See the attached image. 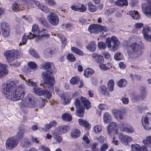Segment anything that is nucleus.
I'll return each instance as SVG.
<instances>
[{"instance_id":"nucleus-58","label":"nucleus","mask_w":151,"mask_h":151,"mask_svg":"<svg viewBox=\"0 0 151 151\" xmlns=\"http://www.w3.org/2000/svg\"><path fill=\"white\" fill-rule=\"evenodd\" d=\"M144 26L143 24L142 23H136L134 25V28L137 30H138L142 27Z\"/></svg>"},{"instance_id":"nucleus-14","label":"nucleus","mask_w":151,"mask_h":151,"mask_svg":"<svg viewBox=\"0 0 151 151\" xmlns=\"http://www.w3.org/2000/svg\"><path fill=\"white\" fill-rule=\"evenodd\" d=\"M120 140L122 143L126 145H128L129 142L132 141V138L127 135H124L121 133L118 134Z\"/></svg>"},{"instance_id":"nucleus-9","label":"nucleus","mask_w":151,"mask_h":151,"mask_svg":"<svg viewBox=\"0 0 151 151\" xmlns=\"http://www.w3.org/2000/svg\"><path fill=\"white\" fill-rule=\"evenodd\" d=\"M17 144V139L14 137L8 139L6 141L5 145L7 149L11 150L16 147Z\"/></svg>"},{"instance_id":"nucleus-62","label":"nucleus","mask_w":151,"mask_h":151,"mask_svg":"<svg viewBox=\"0 0 151 151\" xmlns=\"http://www.w3.org/2000/svg\"><path fill=\"white\" fill-rule=\"evenodd\" d=\"M28 66L31 69H34L37 68V65L33 62H30L28 64Z\"/></svg>"},{"instance_id":"nucleus-59","label":"nucleus","mask_w":151,"mask_h":151,"mask_svg":"<svg viewBox=\"0 0 151 151\" xmlns=\"http://www.w3.org/2000/svg\"><path fill=\"white\" fill-rule=\"evenodd\" d=\"M96 60L97 63L100 64H102L104 61V59L102 55H99V56Z\"/></svg>"},{"instance_id":"nucleus-41","label":"nucleus","mask_w":151,"mask_h":151,"mask_svg":"<svg viewBox=\"0 0 151 151\" xmlns=\"http://www.w3.org/2000/svg\"><path fill=\"white\" fill-rule=\"evenodd\" d=\"M114 81L113 80H109L108 83V87L109 89L111 91H112L114 89Z\"/></svg>"},{"instance_id":"nucleus-6","label":"nucleus","mask_w":151,"mask_h":151,"mask_svg":"<svg viewBox=\"0 0 151 151\" xmlns=\"http://www.w3.org/2000/svg\"><path fill=\"white\" fill-rule=\"evenodd\" d=\"M88 31L91 33H97L99 32L108 31V29L106 27L97 24H91L88 27Z\"/></svg>"},{"instance_id":"nucleus-51","label":"nucleus","mask_w":151,"mask_h":151,"mask_svg":"<svg viewBox=\"0 0 151 151\" xmlns=\"http://www.w3.org/2000/svg\"><path fill=\"white\" fill-rule=\"evenodd\" d=\"M43 95L48 99H50L52 96V94L51 92L47 90L44 91V94Z\"/></svg>"},{"instance_id":"nucleus-13","label":"nucleus","mask_w":151,"mask_h":151,"mask_svg":"<svg viewBox=\"0 0 151 151\" xmlns=\"http://www.w3.org/2000/svg\"><path fill=\"white\" fill-rule=\"evenodd\" d=\"M4 55L6 58V61L8 63L13 62L14 60V50H9L4 53Z\"/></svg>"},{"instance_id":"nucleus-24","label":"nucleus","mask_w":151,"mask_h":151,"mask_svg":"<svg viewBox=\"0 0 151 151\" xmlns=\"http://www.w3.org/2000/svg\"><path fill=\"white\" fill-rule=\"evenodd\" d=\"M115 3L117 6L120 7L127 6L128 5L127 0H117L115 2Z\"/></svg>"},{"instance_id":"nucleus-19","label":"nucleus","mask_w":151,"mask_h":151,"mask_svg":"<svg viewBox=\"0 0 151 151\" xmlns=\"http://www.w3.org/2000/svg\"><path fill=\"white\" fill-rule=\"evenodd\" d=\"M6 65L0 63V78H3L8 73V71L6 68Z\"/></svg>"},{"instance_id":"nucleus-57","label":"nucleus","mask_w":151,"mask_h":151,"mask_svg":"<svg viewBox=\"0 0 151 151\" xmlns=\"http://www.w3.org/2000/svg\"><path fill=\"white\" fill-rule=\"evenodd\" d=\"M23 29V27L22 26H20L17 25L16 27V32L17 33L21 34L22 32Z\"/></svg>"},{"instance_id":"nucleus-35","label":"nucleus","mask_w":151,"mask_h":151,"mask_svg":"<svg viewBox=\"0 0 151 151\" xmlns=\"http://www.w3.org/2000/svg\"><path fill=\"white\" fill-rule=\"evenodd\" d=\"M41 37H44L46 38H49L50 35L48 33V30L42 28L40 32Z\"/></svg>"},{"instance_id":"nucleus-31","label":"nucleus","mask_w":151,"mask_h":151,"mask_svg":"<svg viewBox=\"0 0 151 151\" xmlns=\"http://www.w3.org/2000/svg\"><path fill=\"white\" fill-rule=\"evenodd\" d=\"M12 10L14 11H18L24 9L23 7L21 8L20 7V5L17 3H14L12 5Z\"/></svg>"},{"instance_id":"nucleus-46","label":"nucleus","mask_w":151,"mask_h":151,"mask_svg":"<svg viewBox=\"0 0 151 151\" xmlns=\"http://www.w3.org/2000/svg\"><path fill=\"white\" fill-rule=\"evenodd\" d=\"M29 52L34 57L37 58H39L38 54L33 49H31L29 50Z\"/></svg>"},{"instance_id":"nucleus-23","label":"nucleus","mask_w":151,"mask_h":151,"mask_svg":"<svg viewBox=\"0 0 151 151\" xmlns=\"http://www.w3.org/2000/svg\"><path fill=\"white\" fill-rule=\"evenodd\" d=\"M71 8L75 11H78L83 12L86 11V8L84 5L82 4L81 7H78V6L73 5L71 6Z\"/></svg>"},{"instance_id":"nucleus-22","label":"nucleus","mask_w":151,"mask_h":151,"mask_svg":"<svg viewBox=\"0 0 151 151\" xmlns=\"http://www.w3.org/2000/svg\"><path fill=\"white\" fill-rule=\"evenodd\" d=\"M31 144V142L26 138H24L21 143V146L24 148L29 147Z\"/></svg>"},{"instance_id":"nucleus-12","label":"nucleus","mask_w":151,"mask_h":151,"mask_svg":"<svg viewBox=\"0 0 151 151\" xmlns=\"http://www.w3.org/2000/svg\"><path fill=\"white\" fill-rule=\"evenodd\" d=\"M1 26L3 36L5 37H8L10 33V27L8 24L5 22H3Z\"/></svg>"},{"instance_id":"nucleus-28","label":"nucleus","mask_w":151,"mask_h":151,"mask_svg":"<svg viewBox=\"0 0 151 151\" xmlns=\"http://www.w3.org/2000/svg\"><path fill=\"white\" fill-rule=\"evenodd\" d=\"M19 76L23 80H25L26 83L29 86H36V83L33 81H31L29 79L27 80H25V78H24L22 75H19Z\"/></svg>"},{"instance_id":"nucleus-60","label":"nucleus","mask_w":151,"mask_h":151,"mask_svg":"<svg viewBox=\"0 0 151 151\" xmlns=\"http://www.w3.org/2000/svg\"><path fill=\"white\" fill-rule=\"evenodd\" d=\"M120 129L122 131H125L128 133H132V131L131 129L124 127L123 126H121Z\"/></svg>"},{"instance_id":"nucleus-16","label":"nucleus","mask_w":151,"mask_h":151,"mask_svg":"<svg viewBox=\"0 0 151 151\" xmlns=\"http://www.w3.org/2000/svg\"><path fill=\"white\" fill-rule=\"evenodd\" d=\"M26 131V127L23 125H21L19 128V131L17 135L18 140H21L24 137V133Z\"/></svg>"},{"instance_id":"nucleus-40","label":"nucleus","mask_w":151,"mask_h":151,"mask_svg":"<svg viewBox=\"0 0 151 151\" xmlns=\"http://www.w3.org/2000/svg\"><path fill=\"white\" fill-rule=\"evenodd\" d=\"M60 97L62 102L63 104H67L69 103L70 100L68 99H66L65 96L64 94H62L60 96Z\"/></svg>"},{"instance_id":"nucleus-2","label":"nucleus","mask_w":151,"mask_h":151,"mask_svg":"<svg viewBox=\"0 0 151 151\" xmlns=\"http://www.w3.org/2000/svg\"><path fill=\"white\" fill-rule=\"evenodd\" d=\"M42 67L46 70L42 72L41 75L44 83L53 86L55 83L52 75V71L54 68L53 65L52 63H47L44 64Z\"/></svg>"},{"instance_id":"nucleus-47","label":"nucleus","mask_w":151,"mask_h":151,"mask_svg":"<svg viewBox=\"0 0 151 151\" xmlns=\"http://www.w3.org/2000/svg\"><path fill=\"white\" fill-rule=\"evenodd\" d=\"M38 8L41 9V10L43 11H44L46 13H48L49 12L50 10L47 7L44 6L42 4H40Z\"/></svg>"},{"instance_id":"nucleus-45","label":"nucleus","mask_w":151,"mask_h":151,"mask_svg":"<svg viewBox=\"0 0 151 151\" xmlns=\"http://www.w3.org/2000/svg\"><path fill=\"white\" fill-rule=\"evenodd\" d=\"M38 100L39 102V107L40 108H42L44 107L45 105V100L39 97L38 99Z\"/></svg>"},{"instance_id":"nucleus-5","label":"nucleus","mask_w":151,"mask_h":151,"mask_svg":"<svg viewBox=\"0 0 151 151\" xmlns=\"http://www.w3.org/2000/svg\"><path fill=\"white\" fill-rule=\"evenodd\" d=\"M140 39L139 38L135 37L133 39V54L136 56L141 54L142 48L140 44Z\"/></svg>"},{"instance_id":"nucleus-48","label":"nucleus","mask_w":151,"mask_h":151,"mask_svg":"<svg viewBox=\"0 0 151 151\" xmlns=\"http://www.w3.org/2000/svg\"><path fill=\"white\" fill-rule=\"evenodd\" d=\"M114 58L116 60H119L123 59V57L121 55L120 52H116L114 55Z\"/></svg>"},{"instance_id":"nucleus-61","label":"nucleus","mask_w":151,"mask_h":151,"mask_svg":"<svg viewBox=\"0 0 151 151\" xmlns=\"http://www.w3.org/2000/svg\"><path fill=\"white\" fill-rule=\"evenodd\" d=\"M150 27H148L147 26H145L143 28V33L144 36L145 35L147 34V33L149 32L150 31Z\"/></svg>"},{"instance_id":"nucleus-20","label":"nucleus","mask_w":151,"mask_h":151,"mask_svg":"<svg viewBox=\"0 0 151 151\" xmlns=\"http://www.w3.org/2000/svg\"><path fill=\"white\" fill-rule=\"evenodd\" d=\"M126 45L128 54L129 57L131 58L132 54V42L131 40L127 41Z\"/></svg>"},{"instance_id":"nucleus-10","label":"nucleus","mask_w":151,"mask_h":151,"mask_svg":"<svg viewBox=\"0 0 151 151\" xmlns=\"http://www.w3.org/2000/svg\"><path fill=\"white\" fill-rule=\"evenodd\" d=\"M47 19L49 22L53 26H55L58 23L59 19L58 17L53 12H51L47 15Z\"/></svg>"},{"instance_id":"nucleus-27","label":"nucleus","mask_w":151,"mask_h":151,"mask_svg":"<svg viewBox=\"0 0 151 151\" xmlns=\"http://www.w3.org/2000/svg\"><path fill=\"white\" fill-rule=\"evenodd\" d=\"M52 51L50 48H47L44 51V56L46 58H49L52 56Z\"/></svg>"},{"instance_id":"nucleus-17","label":"nucleus","mask_w":151,"mask_h":151,"mask_svg":"<svg viewBox=\"0 0 151 151\" xmlns=\"http://www.w3.org/2000/svg\"><path fill=\"white\" fill-rule=\"evenodd\" d=\"M117 123L113 122L109 124L107 127L108 134L109 135L112 136L113 134L114 128L116 127Z\"/></svg>"},{"instance_id":"nucleus-37","label":"nucleus","mask_w":151,"mask_h":151,"mask_svg":"<svg viewBox=\"0 0 151 151\" xmlns=\"http://www.w3.org/2000/svg\"><path fill=\"white\" fill-rule=\"evenodd\" d=\"M88 9L91 12H94L96 10V6L95 5H94L92 2H89L88 4Z\"/></svg>"},{"instance_id":"nucleus-52","label":"nucleus","mask_w":151,"mask_h":151,"mask_svg":"<svg viewBox=\"0 0 151 151\" xmlns=\"http://www.w3.org/2000/svg\"><path fill=\"white\" fill-rule=\"evenodd\" d=\"M62 133L64 134L68 132L70 129V127L68 126H65L63 127H60Z\"/></svg>"},{"instance_id":"nucleus-3","label":"nucleus","mask_w":151,"mask_h":151,"mask_svg":"<svg viewBox=\"0 0 151 151\" xmlns=\"http://www.w3.org/2000/svg\"><path fill=\"white\" fill-rule=\"evenodd\" d=\"M81 102L78 99H75L74 103L75 107L78 110L76 111V116L80 117L83 116L85 108L87 109H89L91 107V103L87 98L82 97L81 98Z\"/></svg>"},{"instance_id":"nucleus-39","label":"nucleus","mask_w":151,"mask_h":151,"mask_svg":"<svg viewBox=\"0 0 151 151\" xmlns=\"http://www.w3.org/2000/svg\"><path fill=\"white\" fill-rule=\"evenodd\" d=\"M63 119L66 121H70L72 120V117L69 114L65 113L62 115Z\"/></svg>"},{"instance_id":"nucleus-38","label":"nucleus","mask_w":151,"mask_h":151,"mask_svg":"<svg viewBox=\"0 0 151 151\" xmlns=\"http://www.w3.org/2000/svg\"><path fill=\"white\" fill-rule=\"evenodd\" d=\"M117 85L120 87H125L127 84V81L125 79H122L120 80L117 82Z\"/></svg>"},{"instance_id":"nucleus-44","label":"nucleus","mask_w":151,"mask_h":151,"mask_svg":"<svg viewBox=\"0 0 151 151\" xmlns=\"http://www.w3.org/2000/svg\"><path fill=\"white\" fill-rule=\"evenodd\" d=\"M53 137L56 142L58 143H60L62 142L63 138L62 137L59 135H53Z\"/></svg>"},{"instance_id":"nucleus-25","label":"nucleus","mask_w":151,"mask_h":151,"mask_svg":"<svg viewBox=\"0 0 151 151\" xmlns=\"http://www.w3.org/2000/svg\"><path fill=\"white\" fill-rule=\"evenodd\" d=\"M33 90L35 93L37 95L42 96L44 94V91L41 88L35 87L33 88Z\"/></svg>"},{"instance_id":"nucleus-30","label":"nucleus","mask_w":151,"mask_h":151,"mask_svg":"<svg viewBox=\"0 0 151 151\" xmlns=\"http://www.w3.org/2000/svg\"><path fill=\"white\" fill-rule=\"evenodd\" d=\"M57 36L60 39L62 42V48H64L65 46L66 43V39L64 36L63 35L61 34H57Z\"/></svg>"},{"instance_id":"nucleus-8","label":"nucleus","mask_w":151,"mask_h":151,"mask_svg":"<svg viewBox=\"0 0 151 151\" xmlns=\"http://www.w3.org/2000/svg\"><path fill=\"white\" fill-rule=\"evenodd\" d=\"M142 123L145 129L149 130L151 129V114L148 113L146 116L142 119Z\"/></svg>"},{"instance_id":"nucleus-43","label":"nucleus","mask_w":151,"mask_h":151,"mask_svg":"<svg viewBox=\"0 0 151 151\" xmlns=\"http://www.w3.org/2000/svg\"><path fill=\"white\" fill-rule=\"evenodd\" d=\"M79 78L78 77H73L70 80V82L72 84H76L79 82Z\"/></svg>"},{"instance_id":"nucleus-63","label":"nucleus","mask_w":151,"mask_h":151,"mask_svg":"<svg viewBox=\"0 0 151 151\" xmlns=\"http://www.w3.org/2000/svg\"><path fill=\"white\" fill-rule=\"evenodd\" d=\"M98 46L99 49H104L106 47V45L103 42H100L98 43Z\"/></svg>"},{"instance_id":"nucleus-29","label":"nucleus","mask_w":151,"mask_h":151,"mask_svg":"<svg viewBox=\"0 0 151 151\" xmlns=\"http://www.w3.org/2000/svg\"><path fill=\"white\" fill-rule=\"evenodd\" d=\"M142 143L148 147H151V136L147 137L145 139L143 140Z\"/></svg>"},{"instance_id":"nucleus-55","label":"nucleus","mask_w":151,"mask_h":151,"mask_svg":"<svg viewBox=\"0 0 151 151\" xmlns=\"http://www.w3.org/2000/svg\"><path fill=\"white\" fill-rule=\"evenodd\" d=\"M67 58L71 62L74 61L76 59L72 54L69 53L67 56Z\"/></svg>"},{"instance_id":"nucleus-11","label":"nucleus","mask_w":151,"mask_h":151,"mask_svg":"<svg viewBox=\"0 0 151 151\" xmlns=\"http://www.w3.org/2000/svg\"><path fill=\"white\" fill-rule=\"evenodd\" d=\"M146 3L142 4V9L145 14L147 16L151 17V0H147Z\"/></svg>"},{"instance_id":"nucleus-1","label":"nucleus","mask_w":151,"mask_h":151,"mask_svg":"<svg viewBox=\"0 0 151 151\" xmlns=\"http://www.w3.org/2000/svg\"><path fill=\"white\" fill-rule=\"evenodd\" d=\"M19 83L18 80L9 81L4 86L2 92L8 96H6L8 98H11L12 100L17 101L23 98L26 88L23 84L18 85Z\"/></svg>"},{"instance_id":"nucleus-26","label":"nucleus","mask_w":151,"mask_h":151,"mask_svg":"<svg viewBox=\"0 0 151 151\" xmlns=\"http://www.w3.org/2000/svg\"><path fill=\"white\" fill-rule=\"evenodd\" d=\"M113 112L114 115L116 117L118 118H119L120 119H123V117L122 115L123 113L122 112L117 109L114 110Z\"/></svg>"},{"instance_id":"nucleus-21","label":"nucleus","mask_w":151,"mask_h":151,"mask_svg":"<svg viewBox=\"0 0 151 151\" xmlns=\"http://www.w3.org/2000/svg\"><path fill=\"white\" fill-rule=\"evenodd\" d=\"M81 134L80 131L77 129H74L70 132L71 137L74 139L77 138L79 137Z\"/></svg>"},{"instance_id":"nucleus-42","label":"nucleus","mask_w":151,"mask_h":151,"mask_svg":"<svg viewBox=\"0 0 151 151\" xmlns=\"http://www.w3.org/2000/svg\"><path fill=\"white\" fill-rule=\"evenodd\" d=\"M79 122L80 124L85 127H88L89 126V123L86 121L82 119H79Z\"/></svg>"},{"instance_id":"nucleus-64","label":"nucleus","mask_w":151,"mask_h":151,"mask_svg":"<svg viewBox=\"0 0 151 151\" xmlns=\"http://www.w3.org/2000/svg\"><path fill=\"white\" fill-rule=\"evenodd\" d=\"M94 130L96 133H98L101 131L102 127L100 125H96L94 127Z\"/></svg>"},{"instance_id":"nucleus-53","label":"nucleus","mask_w":151,"mask_h":151,"mask_svg":"<svg viewBox=\"0 0 151 151\" xmlns=\"http://www.w3.org/2000/svg\"><path fill=\"white\" fill-rule=\"evenodd\" d=\"M100 92L102 95H105L106 92V87L104 85H101L100 86Z\"/></svg>"},{"instance_id":"nucleus-50","label":"nucleus","mask_w":151,"mask_h":151,"mask_svg":"<svg viewBox=\"0 0 151 151\" xmlns=\"http://www.w3.org/2000/svg\"><path fill=\"white\" fill-rule=\"evenodd\" d=\"M141 146L137 144L133 145V150L134 151H141Z\"/></svg>"},{"instance_id":"nucleus-36","label":"nucleus","mask_w":151,"mask_h":151,"mask_svg":"<svg viewBox=\"0 0 151 151\" xmlns=\"http://www.w3.org/2000/svg\"><path fill=\"white\" fill-rule=\"evenodd\" d=\"M111 117L108 113H105L103 116V119L104 122L109 123L111 120Z\"/></svg>"},{"instance_id":"nucleus-15","label":"nucleus","mask_w":151,"mask_h":151,"mask_svg":"<svg viewBox=\"0 0 151 151\" xmlns=\"http://www.w3.org/2000/svg\"><path fill=\"white\" fill-rule=\"evenodd\" d=\"M139 96H135L134 98L136 100H138L139 99L143 100L145 99L147 95V92L146 91L145 88V87H141L140 89Z\"/></svg>"},{"instance_id":"nucleus-54","label":"nucleus","mask_w":151,"mask_h":151,"mask_svg":"<svg viewBox=\"0 0 151 151\" xmlns=\"http://www.w3.org/2000/svg\"><path fill=\"white\" fill-rule=\"evenodd\" d=\"M115 8H111L108 10H106L105 11V14L108 16H109L112 14L115 11Z\"/></svg>"},{"instance_id":"nucleus-33","label":"nucleus","mask_w":151,"mask_h":151,"mask_svg":"<svg viewBox=\"0 0 151 151\" xmlns=\"http://www.w3.org/2000/svg\"><path fill=\"white\" fill-rule=\"evenodd\" d=\"M94 70L91 68H88L85 70L84 76L86 78L91 76L94 73Z\"/></svg>"},{"instance_id":"nucleus-34","label":"nucleus","mask_w":151,"mask_h":151,"mask_svg":"<svg viewBox=\"0 0 151 151\" xmlns=\"http://www.w3.org/2000/svg\"><path fill=\"white\" fill-rule=\"evenodd\" d=\"M32 31L33 32L35 33L36 35H39L40 34L38 26L37 25L34 24L33 25Z\"/></svg>"},{"instance_id":"nucleus-32","label":"nucleus","mask_w":151,"mask_h":151,"mask_svg":"<svg viewBox=\"0 0 151 151\" xmlns=\"http://www.w3.org/2000/svg\"><path fill=\"white\" fill-rule=\"evenodd\" d=\"M96 45L94 42H92L90 44L87 45L86 48L91 51H94L96 48Z\"/></svg>"},{"instance_id":"nucleus-18","label":"nucleus","mask_w":151,"mask_h":151,"mask_svg":"<svg viewBox=\"0 0 151 151\" xmlns=\"http://www.w3.org/2000/svg\"><path fill=\"white\" fill-rule=\"evenodd\" d=\"M24 4L27 5L31 7H33L34 6V4H35L36 6H39L40 4V2L37 1L36 0H22Z\"/></svg>"},{"instance_id":"nucleus-4","label":"nucleus","mask_w":151,"mask_h":151,"mask_svg":"<svg viewBox=\"0 0 151 151\" xmlns=\"http://www.w3.org/2000/svg\"><path fill=\"white\" fill-rule=\"evenodd\" d=\"M120 44L118 39L114 36L111 38L109 37L106 39V45L109 49L112 51H115L118 48Z\"/></svg>"},{"instance_id":"nucleus-56","label":"nucleus","mask_w":151,"mask_h":151,"mask_svg":"<svg viewBox=\"0 0 151 151\" xmlns=\"http://www.w3.org/2000/svg\"><path fill=\"white\" fill-rule=\"evenodd\" d=\"M61 131L60 127H58L54 130L53 135H59L60 134H62V133Z\"/></svg>"},{"instance_id":"nucleus-49","label":"nucleus","mask_w":151,"mask_h":151,"mask_svg":"<svg viewBox=\"0 0 151 151\" xmlns=\"http://www.w3.org/2000/svg\"><path fill=\"white\" fill-rule=\"evenodd\" d=\"M140 16L137 11L134 10L133 11V18L135 19H139Z\"/></svg>"},{"instance_id":"nucleus-7","label":"nucleus","mask_w":151,"mask_h":151,"mask_svg":"<svg viewBox=\"0 0 151 151\" xmlns=\"http://www.w3.org/2000/svg\"><path fill=\"white\" fill-rule=\"evenodd\" d=\"M33 99L34 97L32 95H28L24 99L22 100V103L28 108H35L36 106V104L34 102Z\"/></svg>"}]
</instances>
